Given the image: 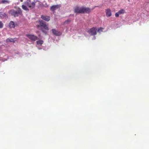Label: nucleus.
I'll use <instances>...</instances> for the list:
<instances>
[{
    "label": "nucleus",
    "instance_id": "7ed1b4c3",
    "mask_svg": "<svg viewBox=\"0 0 149 149\" xmlns=\"http://www.w3.org/2000/svg\"><path fill=\"white\" fill-rule=\"evenodd\" d=\"M102 5L99 6H95L91 9L89 8H86L82 7V13H89L91 11V10L94 9L96 7H102Z\"/></svg>",
    "mask_w": 149,
    "mask_h": 149
},
{
    "label": "nucleus",
    "instance_id": "39448f33",
    "mask_svg": "<svg viewBox=\"0 0 149 149\" xmlns=\"http://www.w3.org/2000/svg\"><path fill=\"white\" fill-rule=\"evenodd\" d=\"M26 36L33 41H35L38 39V37L33 34H27Z\"/></svg>",
    "mask_w": 149,
    "mask_h": 149
},
{
    "label": "nucleus",
    "instance_id": "6e6552de",
    "mask_svg": "<svg viewBox=\"0 0 149 149\" xmlns=\"http://www.w3.org/2000/svg\"><path fill=\"white\" fill-rule=\"evenodd\" d=\"M60 7V5H53L51 7L50 10L52 11H54L58 9Z\"/></svg>",
    "mask_w": 149,
    "mask_h": 149
},
{
    "label": "nucleus",
    "instance_id": "4be33fe9",
    "mask_svg": "<svg viewBox=\"0 0 149 149\" xmlns=\"http://www.w3.org/2000/svg\"><path fill=\"white\" fill-rule=\"evenodd\" d=\"M119 15L120 14L118 13V12H117L115 13V15L116 17H118Z\"/></svg>",
    "mask_w": 149,
    "mask_h": 149
},
{
    "label": "nucleus",
    "instance_id": "f03ea898",
    "mask_svg": "<svg viewBox=\"0 0 149 149\" xmlns=\"http://www.w3.org/2000/svg\"><path fill=\"white\" fill-rule=\"evenodd\" d=\"M22 12L21 9L20 8H18L17 11L14 10H12L10 11V13L14 17H18L19 15H22Z\"/></svg>",
    "mask_w": 149,
    "mask_h": 149
},
{
    "label": "nucleus",
    "instance_id": "1a4fd4ad",
    "mask_svg": "<svg viewBox=\"0 0 149 149\" xmlns=\"http://www.w3.org/2000/svg\"><path fill=\"white\" fill-rule=\"evenodd\" d=\"M41 17L43 20L47 22L49 21L50 19V17L49 16L43 15L41 16Z\"/></svg>",
    "mask_w": 149,
    "mask_h": 149
},
{
    "label": "nucleus",
    "instance_id": "aec40b11",
    "mask_svg": "<svg viewBox=\"0 0 149 149\" xmlns=\"http://www.w3.org/2000/svg\"><path fill=\"white\" fill-rule=\"evenodd\" d=\"M3 26V24L1 21H0V28H2Z\"/></svg>",
    "mask_w": 149,
    "mask_h": 149
},
{
    "label": "nucleus",
    "instance_id": "2eb2a0df",
    "mask_svg": "<svg viewBox=\"0 0 149 149\" xmlns=\"http://www.w3.org/2000/svg\"><path fill=\"white\" fill-rule=\"evenodd\" d=\"M10 3V1L7 0H2L0 2L1 3L8 4Z\"/></svg>",
    "mask_w": 149,
    "mask_h": 149
},
{
    "label": "nucleus",
    "instance_id": "a211bd4d",
    "mask_svg": "<svg viewBox=\"0 0 149 149\" xmlns=\"http://www.w3.org/2000/svg\"><path fill=\"white\" fill-rule=\"evenodd\" d=\"M118 13L120 14V15L124 14L125 13V10L123 9H121L119 10L118 12Z\"/></svg>",
    "mask_w": 149,
    "mask_h": 149
},
{
    "label": "nucleus",
    "instance_id": "9d476101",
    "mask_svg": "<svg viewBox=\"0 0 149 149\" xmlns=\"http://www.w3.org/2000/svg\"><path fill=\"white\" fill-rule=\"evenodd\" d=\"M105 12L106 15L107 17H110L111 16V10L109 8H108L106 10Z\"/></svg>",
    "mask_w": 149,
    "mask_h": 149
},
{
    "label": "nucleus",
    "instance_id": "5701e85b",
    "mask_svg": "<svg viewBox=\"0 0 149 149\" xmlns=\"http://www.w3.org/2000/svg\"><path fill=\"white\" fill-rule=\"evenodd\" d=\"M20 1L21 2H22L23 1V0H20Z\"/></svg>",
    "mask_w": 149,
    "mask_h": 149
},
{
    "label": "nucleus",
    "instance_id": "9b49d317",
    "mask_svg": "<svg viewBox=\"0 0 149 149\" xmlns=\"http://www.w3.org/2000/svg\"><path fill=\"white\" fill-rule=\"evenodd\" d=\"M52 31L53 33L56 36H58L61 34V33L60 32L58 31L55 29H52Z\"/></svg>",
    "mask_w": 149,
    "mask_h": 149
},
{
    "label": "nucleus",
    "instance_id": "f3484780",
    "mask_svg": "<svg viewBox=\"0 0 149 149\" xmlns=\"http://www.w3.org/2000/svg\"><path fill=\"white\" fill-rule=\"evenodd\" d=\"M43 42V41L42 40H40L36 41V43L38 45H42Z\"/></svg>",
    "mask_w": 149,
    "mask_h": 149
},
{
    "label": "nucleus",
    "instance_id": "4468645a",
    "mask_svg": "<svg viewBox=\"0 0 149 149\" xmlns=\"http://www.w3.org/2000/svg\"><path fill=\"white\" fill-rule=\"evenodd\" d=\"M16 39V38H8L6 39V40L7 42H15V41H16V40H15Z\"/></svg>",
    "mask_w": 149,
    "mask_h": 149
},
{
    "label": "nucleus",
    "instance_id": "412c9836",
    "mask_svg": "<svg viewBox=\"0 0 149 149\" xmlns=\"http://www.w3.org/2000/svg\"><path fill=\"white\" fill-rule=\"evenodd\" d=\"M70 22H71V20H70L68 19V20H66L65 22L64 23L65 24H68V23Z\"/></svg>",
    "mask_w": 149,
    "mask_h": 149
},
{
    "label": "nucleus",
    "instance_id": "0eeeda50",
    "mask_svg": "<svg viewBox=\"0 0 149 149\" xmlns=\"http://www.w3.org/2000/svg\"><path fill=\"white\" fill-rule=\"evenodd\" d=\"M74 12L77 14L82 13V7L80 8L77 6L74 8Z\"/></svg>",
    "mask_w": 149,
    "mask_h": 149
},
{
    "label": "nucleus",
    "instance_id": "f257e3e1",
    "mask_svg": "<svg viewBox=\"0 0 149 149\" xmlns=\"http://www.w3.org/2000/svg\"><path fill=\"white\" fill-rule=\"evenodd\" d=\"M38 23L39 24L36 25L37 28L40 29L45 34H47V32L45 30H49V29L46 22L42 20H39L38 21Z\"/></svg>",
    "mask_w": 149,
    "mask_h": 149
},
{
    "label": "nucleus",
    "instance_id": "ddd939ff",
    "mask_svg": "<svg viewBox=\"0 0 149 149\" xmlns=\"http://www.w3.org/2000/svg\"><path fill=\"white\" fill-rule=\"evenodd\" d=\"M7 16L5 13L3 12H0V17L2 19L5 18Z\"/></svg>",
    "mask_w": 149,
    "mask_h": 149
},
{
    "label": "nucleus",
    "instance_id": "6ab92c4d",
    "mask_svg": "<svg viewBox=\"0 0 149 149\" xmlns=\"http://www.w3.org/2000/svg\"><path fill=\"white\" fill-rule=\"evenodd\" d=\"M103 29L102 27H100L97 30V32L99 33H100V32H102V29Z\"/></svg>",
    "mask_w": 149,
    "mask_h": 149
},
{
    "label": "nucleus",
    "instance_id": "f8f14e48",
    "mask_svg": "<svg viewBox=\"0 0 149 149\" xmlns=\"http://www.w3.org/2000/svg\"><path fill=\"white\" fill-rule=\"evenodd\" d=\"M9 26L11 29L14 28L15 27V24L13 21H10L9 24Z\"/></svg>",
    "mask_w": 149,
    "mask_h": 149
},
{
    "label": "nucleus",
    "instance_id": "20e7f679",
    "mask_svg": "<svg viewBox=\"0 0 149 149\" xmlns=\"http://www.w3.org/2000/svg\"><path fill=\"white\" fill-rule=\"evenodd\" d=\"M24 4L27 6L29 8H33L35 7V2H31L30 0L27 1L24 3Z\"/></svg>",
    "mask_w": 149,
    "mask_h": 149
},
{
    "label": "nucleus",
    "instance_id": "423d86ee",
    "mask_svg": "<svg viewBox=\"0 0 149 149\" xmlns=\"http://www.w3.org/2000/svg\"><path fill=\"white\" fill-rule=\"evenodd\" d=\"M97 29L96 27H93L90 29L88 32L92 36H95L97 34Z\"/></svg>",
    "mask_w": 149,
    "mask_h": 149
},
{
    "label": "nucleus",
    "instance_id": "dca6fc26",
    "mask_svg": "<svg viewBox=\"0 0 149 149\" xmlns=\"http://www.w3.org/2000/svg\"><path fill=\"white\" fill-rule=\"evenodd\" d=\"M26 5H25L24 4V5H22V8L25 10H26V11H28V10H29V9H28V8H27V7L26 6Z\"/></svg>",
    "mask_w": 149,
    "mask_h": 149
}]
</instances>
